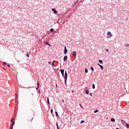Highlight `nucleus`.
I'll list each match as a JSON object with an SVG mask.
<instances>
[{"mask_svg": "<svg viewBox=\"0 0 129 129\" xmlns=\"http://www.w3.org/2000/svg\"><path fill=\"white\" fill-rule=\"evenodd\" d=\"M11 122H13L12 125H11V126H14V125H15V119L12 117V119H11Z\"/></svg>", "mask_w": 129, "mask_h": 129, "instance_id": "obj_3", "label": "nucleus"}, {"mask_svg": "<svg viewBox=\"0 0 129 129\" xmlns=\"http://www.w3.org/2000/svg\"><path fill=\"white\" fill-rule=\"evenodd\" d=\"M106 52H109V49H105Z\"/></svg>", "mask_w": 129, "mask_h": 129, "instance_id": "obj_30", "label": "nucleus"}, {"mask_svg": "<svg viewBox=\"0 0 129 129\" xmlns=\"http://www.w3.org/2000/svg\"><path fill=\"white\" fill-rule=\"evenodd\" d=\"M55 115L56 116V117H58V116H59V115L58 114V112L57 111H55Z\"/></svg>", "mask_w": 129, "mask_h": 129, "instance_id": "obj_17", "label": "nucleus"}, {"mask_svg": "<svg viewBox=\"0 0 129 129\" xmlns=\"http://www.w3.org/2000/svg\"><path fill=\"white\" fill-rule=\"evenodd\" d=\"M85 73H88V70L87 69H85Z\"/></svg>", "mask_w": 129, "mask_h": 129, "instance_id": "obj_23", "label": "nucleus"}, {"mask_svg": "<svg viewBox=\"0 0 129 129\" xmlns=\"http://www.w3.org/2000/svg\"><path fill=\"white\" fill-rule=\"evenodd\" d=\"M90 70L92 71V72H94V69L92 67V66L91 67Z\"/></svg>", "mask_w": 129, "mask_h": 129, "instance_id": "obj_19", "label": "nucleus"}, {"mask_svg": "<svg viewBox=\"0 0 129 129\" xmlns=\"http://www.w3.org/2000/svg\"><path fill=\"white\" fill-rule=\"evenodd\" d=\"M94 113H97V112H98V110L96 109L94 111Z\"/></svg>", "mask_w": 129, "mask_h": 129, "instance_id": "obj_24", "label": "nucleus"}, {"mask_svg": "<svg viewBox=\"0 0 129 129\" xmlns=\"http://www.w3.org/2000/svg\"><path fill=\"white\" fill-rule=\"evenodd\" d=\"M129 46V44H127L126 45H125V47H128Z\"/></svg>", "mask_w": 129, "mask_h": 129, "instance_id": "obj_37", "label": "nucleus"}, {"mask_svg": "<svg viewBox=\"0 0 129 129\" xmlns=\"http://www.w3.org/2000/svg\"><path fill=\"white\" fill-rule=\"evenodd\" d=\"M32 120H33V118L31 119V121H32Z\"/></svg>", "mask_w": 129, "mask_h": 129, "instance_id": "obj_46", "label": "nucleus"}, {"mask_svg": "<svg viewBox=\"0 0 129 129\" xmlns=\"http://www.w3.org/2000/svg\"><path fill=\"white\" fill-rule=\"evenodd\" d=\"M126 128H129V124L128 123H126Z\"/></svg>", "mask_w": 129, "mask_h": 129, "instance_id": "obj_21", "label": "nucleus"}, {"mask_svg": "<svg viewBox=\"0 0 129 129\" xmlns=\"http://www.w3.org/2000/svg\"><path fill=\"white\" fill-rule=\"evenodd\" d=\"M85 93H86V94H87L88 95V94H89V90H85Z\"/></svg>", "mask_w": 129, "mask_h": 129, "instance_id": "obj_12", "label": "nucleus"}, {"mask_svg": "<svg viewBox=\"0 0 129 129\" xmlns=\"http://www.w3.org/2000/svg\"><path fill=\"white\" fill-rule=\"evenodd\" d=\"M72 93H73V92H74V90H73V91H72Z\"/></svg>", "mask_w": 129, "mask_h": 129, "instance_id": "obj_42", "label": "nucleus"}, {"mask_svg": "<svg viewBox=\"0 0 129 129\" xmlns=\"http://www.w3.org/2000/svg\"><path fill=\"white\" fill-rule=\"evenodd\" d=\"M82 2H84V0H83V1Z\"/></svg>", "mask_w": 129, "mask_h": 129, "instance_id": "obj_47", "label": "nucleus"}, {"mask_svg": "<svg viewBox=\"0 0 129 129\" xmlns=\"http://www.w3.org/2000/svg\"><path fill=\"white\" fill-rule=\"evenodd\" d=\"M13 128H14V126H11V128L10 129H13Z\"/></svg>", "mask_w": 129, "mask_h": 129, "instance_id": "obj_36", "label": "nucleus"}, {"mask_svg": "<svg viewBox=\"0 0 129 129\" xmlns=\"http://www.w3.org/2000/svg\"><path fill=\"white\" fill-rule=\"evenodd\" d=\"M13 128H14V126H11V128L10 129H13Z\"/></svg>", "mask_w": 129, "mask_h": 129, "instance_id": "obj_35", "label": "nucleus"}, {"mask_svg": "<svg viewBox=\"0 0 129 129\" xmlns=\"http://www.w3.org/2000/svg\"><path fill=\"white\" fill-rule=\"evenodd\" d=\"M48 63L50 64V65H51V61H48Z\"/></svg>", "mask_w": 129, "mask_h": 129, "instance_id": "obj_39", "label": "nucleus"}, {"mask_svg": "<svg viewBox=\"0 0 129 129\" xmlns=\"http://www.w3.org/2000/svg\"><path fill=\"white\" fill-rule=\"evenodd\" d=\"M8 67H11V66L10 64L8 65Z\"/></svg>", "mask_w": 129, "mask_h": 129, "instance_id": "obj_41", "label": "nucleus"}, {"mask_svg": "<svg viewBox=\"0 0 129 129\" xmlns=\"http://www.w3.org/2000/svg\"><path fill=\"white\" fill-rule=\"evenodd\" d=\"M79 2V0H77L75 4L76 5V4H78Z\"/></svg>", "mask_w": 129, "mask_h": 129, "instance_id": "obj_29", "label": "nucleus"}, {"mask_svg": "<svg viewBox=\"0 0 129 129\" xmlns=\"http://www.w3.org/2000/svg\"><path fill=\"white\" fill-rule=\"evenodd\" d=\"M16 97L15 98V99H18V96H17V94H15Z\"/></svg>", "mask_w": 129, "mask_h": 129, "instance_id": "obj_33", "label": "nucleus"}, {"mask_svg": "<svg viewBox=\"0 0 129 129\" xmlns=\"http://www.w3.org/2000/svg\"><path fill=\"white\" fill-rule=\"evenodd\" d=\"M98 66H99V67L101 66V64H100V63H98Z\"/></svg>", "mask_w": 129, "mask_h": 129, "instance_id": "obj_34", "label": "nucleus"}, {"mask_svg": "<svg viewBox=\"0 0 129 129\" xmlns=\"http://www.w3.org/2000/svg\"><path fill=\"white\" fill-rule=\"evenodd\" d=\"M67 77H68V74H67V71H65L63 78L64 79V83L66 85H67Z\"/></svg>", "mask_w": 129, "mask_h": 129, "instance_id": "obj_1", "label": "nucleus"}, {"mask_svg": "<svg viewBox=\"0 0 129 129\" xmlns=\"http://www.w3.org/2000/svg\"><path fill=\"white\" fill-rule=\"evenodd\" d=\"M64 100H62V102H64Z\"/></svg>", "mask_w": 129, "mask_h": 129, "instance_id": "obj_43", "label": "nucleus"}, {"mask_svg": "<svg viewBox=\"0 0 129 129\" xmlns=\"http://www.w3.org/2000/svg\"><path fill=\"white\" fill-rule=\"evenodd\" d=\"M50 113H53V109H51L50 110Z\"/></svg>", "mask_w": 129, "mask_h": 129, "instance_id": "obj_27", "label": "nucleus"}, {"mask_svg": "<svg viewBox=\"0 0 129 129\" xmlns=\"http://www.w3.org/2000/svg\"><path fill=\"white\" fill-rule=\"evenodd\" d=\"M73 53V56L74 57H76L77 55V52H76V51H74L72 52Z\"/></svg>", "mask_w": 129, "mask_h": 129, "instance_id": "obj_6", "label": "nucleus"}, {"mask_svg": "<svg viewBox=\"0 0 129 129\" xmlns=\"http://www.w3.org/2000/svg\"><path fill=\"white\" fill-rule=\"evenodd\" d=\"M55 62H56V60H53L52 62V67H54L55 66L54 65V63H55Z\"/></svg>", "mask_w": 129, "mask_h": 129, "instance_id": "obj_15", "label": "nucleus"}, {"mask_svg": "<svg viewBox=\"0 0 129 129\" xmlns=\"http://www.w3.org/2000/svg\"><path fill=\"white\" fill-rule=\"evenodd\" d=\"M84 122H85V121L83 120L81 121L80 123H84Z\"/></svg>", "mask_w": 129, "mask_h": 129, "instance_id": "obj_26", "label": "nucleus"}, {"mask_svg": "<svg viewBox=\"0 0 129 129\" xmlns=\"http://www.w3.org/2000/svg\"><path fill=\"white\" fill-rule=\"evenodd\" d=\"M52 11L53 14H57V13H58V11H57L55 8H52Z\"/></svg>", "mask_w": 129, "mask_h": 129, "instance_id": "obj_5", "label": "nucleus"}, {"mask_svg": "<svg viewBox=\"0 0 129 129\" xmlns=\"http://www.w3.org/2000/svg\"><path fill=\"white\" fill-rule=\"evenodd\" d=\"M50 32H51V33H56V31H55V30H54V28H51L50 29Z\"/></svg>", "mask_w": 129, "mask_h": 129, "instance_id": "obj_9", "label": "nucleus"}, {"mask_svg": "<svg viewBox=\"0 0 129 129\" xmlns=\"http://www.w3.org/2000/svg\"><path fill=\"white\" fill-rule=\"evenodd\" d=\"M47 99L48 104H50V100H49V97H47Z\"/></svg>", "mask_w": 129, "mask_h": 129, "instance_id": "obj_16", "label": "nucleus"}, {"mask_svg": "<svg viewBox=\"0 0 129 129\" xmlns=\"http://www.w3.org/2000/svg\"><path fill=\"white\" fill-rule=\"evenodd\" d=\"M111 122H114V121H115V119H114V118H111Z\"/></svg>", "mask_w": 129, "mask_h": 129, "instance_id": "obj_13", "label": "nucleus"}, {"mask_svg": "<svg viewBox=\"0 0 129 129\" xmlns=\"http://www.w3.org/2000/svg\"><path fill=\"white\" fill-rule=\"evenodd\" d=\"M67 52H68V50L66 48V46H64V55H66L67 54Z\"/></svg>", "mask_w": 129, "mask_h": 129, "instance_id": "obj_4", "label": "nucleus"}, {"mask_svg": "<svg viewBox=\"0 0 129 129\" xmlns=\"http://www.w3.org/2000/svg\"><path fill=\"white\" fill-rule=\"evenodd\" d=\"M120 121H121V122H122V123H125V121H124V120H123V119H121L120 120Z\"/></svg>", "mask_w": 129, "mask_h": 129, "instance_id": "obj_18", "label": "nucleus"}, {"mask_svg": "<svg viewBox=\"0 0 129 129\" xmlns=\"http://www.w3.org/2000/svg\"><path fill=\"white\" fill-rule=\"evenodd\" d=\"M92 88L93 89H95V85L94 84H92Z\"/></svg>", "mask_w": 129, "mask_h": 129, "instance_id": "obj_20", "label": "nucleus"}, {"mask_svg": "<svg viewBox=\"0 0 129 129\" xmlns=\"http://www.w3.org/2000/svg\"><path fill=\"white\" fill-rule=\"evenodd\" d=\"M44 43L49 46V47H51V44H50L48 42H45Z\"/></svg>", "mask_w": 129, "mask_h": 129, "instance_id": "obj_11", "label": "nucleus"}, {"mask_svg": "<svg viewBox=\"0 0 129 129\" xmlns=\"http://www.w3.org/2000/svg\"><path fill=\"white\" fill-rule=\"evenodd\" d=\"M112 36V34H111V32H110V31H108L107 33V39H109V38L111 37V36Z\"/></svg>", "mask_w": 129, "mask_h": 129, "instance_id": "obj_2", "label": "nucleus"}, {"mask_svg": "<svg viewBox=\"0 0 129 129\" xmlns=\"http://www.w3.org/2000/svg\"><path fill=\"white\" fill-rule=\"evenodd\" d=\"M79 3H80H80H81V0L80 1V2H79Z\"/></svg>", "mask_w": 129, "mask_h": 129, "instance_id": "obj_45", "label": "nucleus"}, {"mask_svg": "<svg viewBox=\"0 0 129 129\" xmlns=\"http://www.w3.org/2000/svg\"><path fill=\"white\" fill-rule=\"evenodd\" d=\"M56 126L57 129H60V127H59V125H58V123H56Z\"/></svg>", "mask_w": 129, "mask_h": 129, "instance_id": "obj_22", "label": "nucleus"}, {"mask_svg": "<svg viewBox=\"0 0 129 129\" xmlns=\"http://www.w3.org/2000/svg\"><path fill=\"white\" fill-rule=\"evenodd\" d=\"M100 69L102 70H103V66L102 65L100 66Z\"/></svg>", "mask_w": 129, "mask_h": 129, "instance_id": "obj_25", "label": "nucleus"}, {"mask_svg": "<svg viewBox=\"0 0 129 129\" xmlns=\"http://www.w3.org/2000/svg\"><path fill=\"white\" fill-rule=\"evenodd\" d=\"M79 105L81 107V108H83V107H82V105H81V104H80Z\"/></svg>", "mask_w": 129, "mask_h": 129, "instance_id": "obj_32", "label": "nucleus"}, {"mask_svg": "<svg viewBox=\"0 0 129 129\" xmlns=\"http://www.w3.org/2000/svg\"><path fill=\"white\" fill-rule=\"evenodd\" d=\"M3 64V65H7V62H4Z\"/></svg>", "mask_w": 129, "mask_h": 129, "instance_id": "obj_31", "label": "nucleus"}, {"mask_svg": "<svg viewBox=\"0 0 129 129\" xmlns=\"http://www.w3.org/2000/svg\"><path fill=\"white\" fill-rule=\"evenodd\" d=\"M26 56L27 57H30V55H29V53H26Z\"/></svg>", "mask_w": 129, "mask_h": 129, "instance_id": "obj_28", "label": "nucleus"}, {"mask_svg": "<svg viewBox=\"0 0 129 129\" xmlns=\"http://www.w3.org/2000/svg\"><path fill=\"white\" fill-rule=\"evenodd\" d=\"M55 87H58V85H57V84L55 85Z\"/></svg>", "mask_w": 129, "mask_h": 129, "instance_id": "obj_40", "label": "nucleus"}, {"mask_svg": "<svg viewBox=\"0 0 129 129\" xmlns=\"http://www.w3.org/2000/svg\"><path fill=\"white\" fill-rule=\"evenodd\" d=\"M98 62H99V63H100V64H103V61H102V60H101V59H99V60H98Z\"/></svg>", "mask_w": 129, "mask_h": 129, "instance_id": "obj_14", "label": "nucleus"}, {"mask_svg": "<svg viewBox=\"0 0 129 129\" xmlns=\"http://www.w3.org/2000/svg\"><path fill=\"white\" fill-rule=\"evenodd\" d=\"M39 87H40V83L39 82H37V87L36 88V90H38L39 89Z\"/></svg>", "mask_w": 129, "mask_h": 129, "instance_id": "obj_10", "label": "nucleus"}, {"mask_svg": "<svg viewBox=\"0 0 129 129\" xmlns=\"http://www.w3.org/2000/svg\"><path fill=\"white\" fill-rule=\"evenodd\" d=\"M90 96H92V93H90Z\"/></svg>", "mask_w": 129, "mask_h": 129, "instance_id": "obj_38", "label": "nucleus"}, {"mask_svg": "<svg viewBox=\"0 0 129 129\" xmlns=\"http://www.w3.org/2000/svg\"><path fill=\"white\" fill-rule=\"evenodd\" d=\"M67 59H68V56L65 55V56L63 57V61H64V62H66V61H67Z\"/></svg>", "mask_w": 129, "mask_h": 129, "instance_id": "obj_8", "label": "nucleus"}, {"mask_svg": "<svg viewBox=\"0 0 129 129\" xmlns=\"http://www.w3.org/2000/svg\"><path fill=\"white\" fill-rule=\"evenodd\" d=\"M59 71H60V72L61 73L62 77H63V76H64V70H63V69H62V70H60Z\"/></svg>", "mask_w": 129, "mask_h": 129, "instance_id": "obj_7", "label": "nucleus"}, {"mask_svg": "<svg viewBox=\"0 0 129 129\" xmlns=\"http://www.w3.org/2000/svg\"><path fill=\"white\" fill-rule=\"evenodd\" d=\"M116 129H119V128L116 127Z\"/></svg>", "mask_w": 129, "mask_h": 129, "instance_id": "obj_44", "label": "nucleus"}]
</instances>
